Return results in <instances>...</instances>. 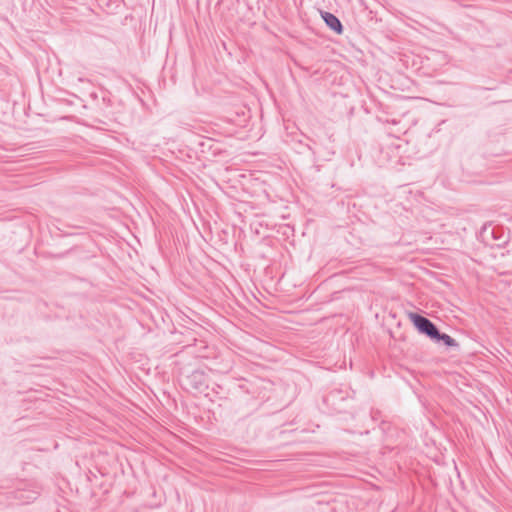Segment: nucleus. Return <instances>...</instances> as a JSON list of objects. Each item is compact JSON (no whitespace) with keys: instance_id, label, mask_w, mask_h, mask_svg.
Listing matches in <instances>:
<instances>
[{"instance_id":"20e7f679","label":"nucleus","mask_w":512,"mask_h":512,"mask_svg":"<svg viewBox=\"0 0 512 512\" xmlns=\"http://www.w3.org/2000/svg\"><path fill=\"white\" fill-rule=\"evenodd\" d=\"M36 493L35 492H17L16 499L19 500L21 503H30L31 501L36 499Z\"/></svg>"},{"instance_id":"7ed1b4c3","label":"nucleus","mask_w":512,"mask_h":512,"mask_svg":"<svg viewBox=\"0 0 512 512\" xmlns=\"http://www.w3.org/2000/svg\"><path fill=\"white\" fill-rule=\"evenodd\" d=\"M434 342H443V344L447 347H458V343L454 338L446 333H441L439 330L437 331V335L433 338Z\"/></svg>"},{"instance_id":"f257e3e1","label":"nucleus","mask_w":512,"mask_h":512,"mask_svg":"<svg viewBox=\"0 0 512 512\" xmlns=\"http://www.w3.org/2000/svg\"><path fill=\"white\" fill-rule=\"evenodd\" d=\"M409 319L419 331V333L426 335L431 340L437 335V331L439 330L437 326L427 317L422 316L418 313H410Z\"/></svg>"},{"instance_id":"f03ea898","label":"nucleus","mask_w":512,"mask_h":512,"mask_svg":"<svg viewBox=\"0 0 512 512\" xmlns=\"http://www.w3.org/2000/svg\"><path fill=\"white\" fill-rule=\"evenodd\" d=\"M321 17L325 22L326 26L329 27L333 32L340 35L343 33V25L339 18L333 13L327 11H321Z\"/></svg>"}]
</instances>
